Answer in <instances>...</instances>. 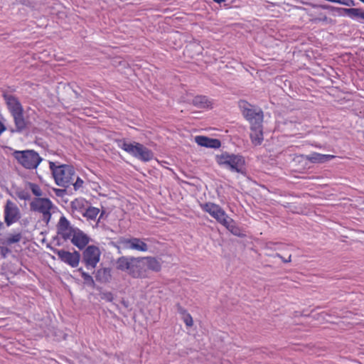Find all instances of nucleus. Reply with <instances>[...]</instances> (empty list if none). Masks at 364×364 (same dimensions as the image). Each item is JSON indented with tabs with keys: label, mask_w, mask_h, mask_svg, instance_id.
Wrapping results in <instances>:
<instances>
[{
	"label": "nucleus",
	"mask_w": 364,
	"mask_h": 364,
	"mask_svg": "<svg viewBox=\"0 0 364 364\" xmlns=\"http://www.w3.org/2000/svg\"><path fill=\"white\" fill-rule=\"evenodd\" d=\"M200 207L203 212L208 213L218 223L225 227L233 235L237 236L241 235V230L237 225L235 221L228 216L220 205L212 202H207L200 203Z\"/></svg>",
	"instance_id": "f257e3e1"
},
{
	"label": "nucleus",
	"mask_w": 364,
	"mask_h": 364,
	"mask_svg": "<svg viewBox=\"0 0 364 364\" xmlns=\"http://www.w3.org/2000/svg\"><path fill=\"white\" fill-rule=\"evenodd\" d=\"M49 168L58 186L68 188L74 181L75 172L73 166L66 164L56 166L54 162L50 161Z\"/></svg>",
	"instance_id": "f03ea898"
},
{
	"label": "nucleus",
	"mask_w": 364,
	"mask_h": 364,
	"mask_svg": "<svg viewBox=\"0 0 364 364\" xmlns=\"http://www.w3.org/2000/svg\"><path fill=\"white\" fill-rule=\"evenodd\" d=\"M12 156L19 165L28 170L36 169L43 161L39 154L32 149L16 150L12 153Z\"/></svg>",
	"instance_id": "7ed1b4c3"
},
{
	"label": "nucleus",
	"mask_w": 364,
	"mask_h": 364,
	"mask_svg": "<svg viewBox=\"0 0 364 364\" xmlns=\"http://www.w3.org/2000/svg\"><path fill=\"white\" fill-rule=\"evenodd\" d=\"M117 144L119 148L141 161H149L154 157L152 151L141 144L128 143L124 139L118 140Z\"/></svg>",
	"instance_id": "20e7f679"
},
{
	"label": "nucleus",
	"mask_w": 364,
	"mask_h": 364,
	"mask_svg": "<svg viewBox=\"0 0 364 364\" xmlns=\"http://www.w3.org/2000/svg\"><path fill=\"white\" fill-rule=\"evenodd\" d=\"M31 210L38 213L42 221L48 225L51 219L52 210L55 208L53 202L46 198H36L30 204Z\"/></svg>",
	"instance_id": "39448f33"
},
{
	"label": "nucleus",
	"mask_w": 364,
	"mask_h": 364,
	"mask_svg": "<svg viewBox=\"0 0 364 364\" xmlns=\"http://www.w3.org/2000/svg\"><path fill=\"white\" fill-rule=\"evenodd\" d=\"M238 106L243 117L250 123V126L263 123L264 113L260 108H256L246 100H240Z\"/></svg>",
	"instance_id": "423d86ee"
},
{
	"label": "nucleus",
	"mask_w": 364,
	"mask_h": 364,
	"mask_svg": "<svg viewBox=\"0 0 364 364\" xmlns=\"http://www.w3.org/2000/svg\"><path fill=\"white\" fill-rule=\"evenodd\" d=\"M21 210L14 201L9 199L4 205V220L6 225L9 227L18 223L21 218Z\"/></svg>",
	"instance_id": "0eeeda50"
},
{
	"label": "nucleus",
	"mask_w": 364,
	"mask_h": 364,
	"mask_svg": "<svg viewBox=\"0 0 364 364\" xmlns=\"http://www.w3.org/2000/svg\"><path fill=\"white\" fill-rule=\"evenodd\" d=\"M216 161L219 165L228 166L231 171L237 173L240 172L245 164L244 159L242 156L227 153L218 155Z\"/></svg>",
	"instance_id": "6e6552de"
},
{
	"label": "nucleus",
	"mask_w": 364,
	"mask_h": 364,
	"mask_svg": "<svg viewBox=\"0 0 364 364\" xmlns=\"http://www.w3.org/2000/svg\"><path fill=\"white\" fill-rule=\"evenodd\" d=\"M118 244L122 249L128 250L145 252L149 249L144 240L134 237H122L118 240Z\"/></svg>",
	"instance_id": "1a4fd4ad"
},
{
	"label": "nucleus",
	"mask_w": 364,
	"mask_h": 364,
	"mask_svg": "<svg viewBox=\"0 0 364 364\" xmlns=\"http://www.w3.org/2000/svg\"><path fill=\"white\" fill-rule=\"evenodd\" d=\"M101 252L98 247L89 245L82 252V262L87 269H94L100 260Z\"/></svg>",
	"instance_id": "9d476101"
},
{
	"label": "nucleus",
	"mask_w": 364,
	"mask_h": 364,
	"mask_svg": "<svg viewBox=\"0 0 364 364\" xmlns=\"http://www.w3.org/2000/svg\"><path fill=\"white\" fill-rule=\"evenodd\" d=\"M77 228L71 225L65 215H62L56 225V232L58 237L67 241L72 237Z\"/></svg>",
	"instance_id": "9b49d317"
},
{
	"label": "nucleus",
	"mask_w": 364,
	"mask_h": 364,
	"mask_svg": "<svg viewBox=\"0 0 364 364\" xmlns=\"http://www.w3.org/2000/svg\"><path fill=\"white\" fill-rule=\"evenodd\" d=\"M133 263L131 267L129 276L135 279H146L149 278L146 267L144 263L143 257H133Z\"/></svg>",
	"instance_id": "f8f14e48"
},
{
	"label": "nucleus",
	"mask_w": 364,
	"mask_h": 364,
	"mask_svg": "<svg viewBox=\"0 0 364 364\" xmlns=\"http://www.w3.org/2000/svg\"><path fill=\"white\" fill-rule=\"evenodd\" d=\"M58 258L72 267H77L80 260V254L77 251L70 252L65 250L55 251Z\"/></svg>",
	"instance_id": "ddd939ff"
},
{
	"label": "nucleus",
	"mask_w": 364,
	"mask_h": 364,
	"mask_svg": "<svg viewBox=\"0 0 364 364\" xmlns=\"http://www.w3.org/2000/svg\"><path fill=\"white\" fill-rule=\"evenodd\" d=\"M323 9H331L332 11H336L339 16H348L350 18H360L364 19V11L357 8H335L330 6H321Z\"/></svg>",
	"instance_id": "4468645a"
},
{
	"label": "nucleus",
	"mask_w": 364,
	"mask_h": 364,
	"mask_svg": "<svg viewBox=\"0 0 364 364\" xmlns=\"http://www.w3.org/2000/svg\"><path fill=\"white\" fill-rule=\"evenodd\" d=\"M70 240L71 242L80 250L85 247L90 242L89 237L79 228L75 230Z\"/></svg>",
	"instance_id": "2eb2a0df"
},
{
	"label": "nucleus",
	"mask_w": 364,
	"mask_h": 364,
	"mask_svg": "<svg viewBox=\"0 0 364 364\" xmlns=\"http://www.w3.org/2000/svg\"><path fill=\"white\" fill-rule=\"evenodd\" d=\"M250 137L251 142L254 146H259L262 144L264 140L262 124L250 126Z\"/></svg>",
	"instance_id": "dca6fc26"
},
{
	"label": "nucleus",
	"mask_w": 364,
	"mask_h": 364,
	"mask_svg": "<svg viewBox=\"0 0 364 364\" xmlns=\"http://www.w3.org/2000/svg\"><path fill=\"white\" fill-rule=\"evenodd\" d=\"M195 141L200 146L218 149L221 146L220 141L218 139H211L205 136H196Z\"/></svg>",
	"instance_id": "f3484780"
},
{
	"label": "nucleus",
	"mask_w": 364,
	"mask_h": 364,
	"mask_svg": "<svg viewBox=\"0 0 364 364\" xmlns=\"http://www.w3.org/2000/svg\"><path fill=\"white\" fill-rule=\"evenodd\" d=\"M5 100L11 115L23 112V107L17 97L13 95H6Z\"/></svg>",
	"instance_id": "a211bd4d"
},
{
	"label": "nucleus",
	"mask_w": 364,
	"mask_h": 364,
	"mask_svg": "<svg viewBox=\"0 0 364 364\" xmlns=\"http://www.w3.org/2000/svg\"><path fill=\"white\" fill-rule=\"evenodd\" d=\"M143 259L146 267L147 274H149V271L159 272L161 270L162 264L160 259L151 256L143 257Z\"/></svg>",
	"instance_id": "6ab92c4d"
},
{
	"label": "nucleus",
	"mask_w": 364,
	"mask_h": 364,
	"mask_svg": "<svg viewBox=\"0 0 364 364\" xmlns=\"http://www.w3.org/2000/svg\"><path fill=\"white\" fill-rule=\"evenodd\" d=\"M192 104L200 109H211L213 107L212 101L203 95L196 96L193 99Z\"/></svg>",
	"instance_id": "aec40b11"
},
{
	"label": "nucleus",
	"mask_w": 364,
	"mask_h": 364,
	"mask_svg": "<svg viewBox=\"0 0 364 364\" xmlns=\"http://www.w3.org/2000/svg\"><path fill=\"white\" fill-rule=\"evenodd\" d=\"M133 257H120L117 260V268L122 271H127L129 275L131 267L133 263Z\"/></svg>",
	"instance_id": "412c9836"
},
{
	"label": "nucleus",
	"mask_w": 364,
	"mask_h": 364,
	"mask_svg": "<svg viewBox=\"0 0 364 364\" xmlns=\"http://www.w3.org/2000/svg\"><path fill=\"white\" fill-rule=\"evenodd\" d=\"M335 157L333 155L330 154H322L319 153H312L311 154L306 155V159L312 163H323Z\"/></svg>",
	"instance_id": "4be33fe9"
},
{
	"label": "nucleus",
	"mask_w": 364,
	"mask_h": 364,
	"mask_svg": "<svg viewBox=\"0 0 364 364\" xmlns=\"http://www.w3.org/2000/svg\"><path fill=\"white\" fill-rule=\"evenodd\" d=\"M16 132H21L27 127V122L23 117V112L12 114Z\"/></svg>",
	"instance_id": "5701e85b"
},
{
	"label": "nucleus",
	"mask_w": 364,
	"mask_h": 364,
	"mask_svg": "<svg viewBox=\"0 0 364 364\" xmlns=\"http://www.w3.org/2000/svg\"><path fill=\"white\" fill-rule=\"evenodd\" d=\"M23 237L21 232L9 234L4 240V244L6 245H11L14 243L19 242Z\"/></svg>",
	"instance_id": "b1692460"
},
{
	"label": "nucleus",
	"mask_w": 364,
	"mask_h": 364,
	"mask_svg": "<svg viewBox=\"0 0 364 364\" xmlns=\"http://www.w3.org/2000/svg\"><path fill=\"white\" fill-rule=\"evenodd\" d=\"M99 213V208L90 206L86 209L85 212L83 213V216L90 220H95Z\"/></svg>",
	"instance_id": "393cba45"
},
{
	"label": "nucleus",
	"mask_w": 364,
	"mask_h": 364,
	"mask_svg": "<svg viewBox=\"0 0 364 364\" xmlns=\"http://www.w3.org/2000/svg\"><path fill=\"white\" fill-rule=\"evenodd\" d=\"M179 312L183 315V320L185 324L188 327H191L193 325V320L191 315L182 308H180Z\"/></svg>",
	"instance_id": "a878e982"
},
{
	"label": "nucleus",
	"mask_w": 364,
	"mask_h": 364,
	"mask_svg": "<svg viewBox=\"0 0 364 364\" xmlns=\"http://www.w3.org/2000/svg\"><path fill=\"white\" fill-rule=\"evenodd\" d=\"M78 271L81 273V277L85 284L89 285H94V279L88 273L84 272L82 268H80Z\"/></svg>",
	"instance_id": "bb28decb"
},
{
	"label": "nucleus",
	"mask_w": 364,
	"mask_h": 364,
	"mask_svg": "<svg viewBox=\"0 0 364 364\" xmlns=\"http://www.w3.org/2000/svg\"><path fill=\"white\" fill-rule=\"evenodd\" d=\"M29 187L33 194L37 196L38 198H41L40 196L43 195L41 188L36 183H30Z\"/></svg>",
	"instance_id": "cd10ccee"
},
{
	"label": "nucleus",
	"mask_w": 364,
	"mask_h": 364,
	"mask_svg": "<svg viewBox=\"0 0 364 364\" xmlns=\"http://www.w3.org/2000/svg\"><path fill=\"white\" fill-rule=\"evenodd\" d=\"M333 3H338L347 6H351L354 5V1L353 0H334Z\"/></svg>",
	"instance_id": "c85d7f7f"
},
{
	"label": "nucleus",
	"mask_w": 364,
	"mask_h": 364,
	"mask_svg": "<svg viewBox=\"0 0 364 364\" xmlns=\"http://www.w3.org/2000/svg\"><path fill=\"white\" fill-rule=\"evenodd\" d=\"M71 185H73L75 190H78L81 187H82L83 185V181L77 177L75 182L73 181V183Z\"/></svg>",
	"instance_id": "c756f323"
},
{
	"label": "nucleus",
	"mask_w": 364,
	"mask_h": 364,
	"mask_svg": "<svg viewBox=\"0 0 364 364\" xmlns=\"http://www.w3.org/2000/svg\"><path fill=\"white\" fill-rule=\"evenodd\" d=\"M275 257L280 258L282 259V261L284 263H289L291 261V255H289L287 258H284L280 254L277 253L275 255Z\"/></svg>",
	"instance_id": "7c9ffc66"
},
{
	"label": "nucleus",
	"mask_w": 364,
	"mask_h": 364,
	"mask_svg": "<svg viewBox=\"0 0 364 364\" xmlns=\"http://www.w3.org/2000/svg\"><path fill=\"white\" fill-rule=\"evenodd\" d=\"M82 203V200L75 199L74 201L72 202V208L75 209H77L80 208V205Z\"/></svg>",
	"instance_id": "2f4dec72"
},
{
	"label": "nucleus",
	"mask_w": 364,
	"mask_h": 364,
	"mask_svg": "<svg viewBox=\"0 0 364 364\" xmlns=\"http://www.w3.org/2000/svg\"><path fill=\"white\" fill-rule=\"evenodd\" d=\"M328 19L327 16L326 15H322L321 18H319L318 20V21H326Z\"/></svg>",
	"instance_id": "473e14b6"
},
{
	"label": "nucleus",
	"mask_w": 364,
	"mask_h": 364,
	"mask_svg": "<svg viewBox=\"0 0 364 364\" xmlns=\"http://www.w3.org/2000/svg\"><path fill=\"white\" fill-rule=\"evenodd\" d=\"M215 2L218 3V4H220L222 2H224L225 0H213Z\"/></svg>",
	"instance_id": "72a5a7b5"
},
{
	"label": "nucleus",
	"mask_w": 364,
	"mask_h": 364,
	"mask_svg": "<svg viewBox=\"0 0 364 364\" xmlns=\"http://www.w3.org/2000/svg\"><path fill=\"white\" fill-rule=\"evenodd\" d=\"M360 1H362L363 3H364V0H360Z\"/></svg>",
	"instance_id": "f704fd0d"
}]
</instances>
